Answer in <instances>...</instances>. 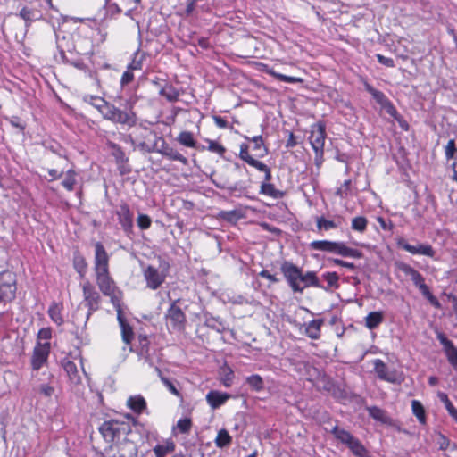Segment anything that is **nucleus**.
<instances>
[{
  "mask_svg": "<svg viewBox=\"0 0 457 457\" xmlns=\"http://www.w3.org/2000/svg\"><path fill=\"white\" fill-rule=\"evenodd\" d=\"M373 364L374 370L381 380L390 383H395L397 381L395 372L394 370H390L382 360L376 359L374 360Z\"/></svg>",
  "mask_w": 457,
  "mask_h": 457,
  "instance_id": "obj_18",
  "label": "nucleus"
},
{
  "mask_svg": "<svg viewBox=\"0 0 457 457\" xmlns=\"http://www.w3.org/2000/svg\"><path fill=\"white\" fill-rule=\"evenodd\" d=\"M348 447L356 457H371L364 445L357 438Z\"/></svg>",
  "mask_w": 457,
  "mask_h": 457,
  "instance_id": "obj_36",
  "label": "nucleus"
},
{
  "mask_svg": "<svg viewBox=\"0 0 457 457\" xmlns=\"http://www.w3.org/2000/svg\"><path fill=\"white\" fill-rule=\"evenodd\" d=\"M155 151L170 161H177L184 165L188 163L187 159L182 155L177 149L170 145L163 137H160L155 141L153 148H148L147 152Z\"/></svg>",
  "mask_w": 457,
  "mask_h": 457,
  "instance_id": "obj_8",
  "label": "nucleus"
},
{
  "mask_svg": "<svg viewBox=\"0 0 457 457\" xmlns=\"http://www.w3.org/2000/svg\"><path fill=\"white\" fill-rule=\"evenodd\" d=\"M260 193L274 199H280L285 195L283 191L277 189L273 184L268 182L262 183Z\"/></svg>",
  "mask_w": 457,
  "mask_h": 457,
  "instance_id": "obj_27",
  "label": "nucleus"
},
{
  "mask_svg": "<svg viewBox=\"0 0 457 457\" xmlns=\"http://www.w3.org/2000/svg\"><path fill=\"white\" fill-rule=\"evenodd\" d=\"M205 324L207 327L218 332H222L226 329L225 324L219 318L211 317L206 319Z\"/></svg>",
  "mask_w": 457,
  "mask_h": 457,
  "instance_id": "obj_50",
  "label": "nucleus"
},
{
  "mask_svg": "<svg viewBox=\"0 0 457 457\" xmlns=\"http://www.w3.org/2000/svg\"><path fill=\"white\" fill-rule=\"evenodd\" d=\"M239 157L247 163L253 158L249 154L247 145H241Z\"/></svg>",
  "mask_w": 457,
  "mask_h": 457,
  "instance_id": "obj_64",
  "label": "nucleus"
},
{
  "mask_svg": "<svg viewBox=\"0 0 457 457\" xmlns=\"http://www.w3.org/2000/svg\"><path fill=\"white\" fill-rule=\"evenodd\" d=\"M365 89L372 96L376 102L380 104V106L388 100V98L382 91L374 88L368 83L365 84Z\"/></svg>",
  "mask_w": 457,
  "mask_h": 457,
  "instance_id": "obj_41",
  "label": "nucleus"
},
{
  "mask_svg": "<svg viewBox=\"0 0 457 457\" xmlns=\"http://www.w3.org/2000/svg\"><path fill=\"white\" fill-rule=\"evenodd\" d=\"M116 214L123 230L127 233L131 232L133 228V214L130 212L129 205L125 203L120 204L116 211Z\"/></svg>",
  "mask_w": 457,
  "mask_h": 457,
  "instance_id": "obj_17",
  "label": "nucleus"
},
{
  "mask_svg": "<svg viewBox=\"0 0 457 457\" xmlns=\"http://www.w3.org/2000/svg\"><path fill=\"white\" fill-rule=\"evenodd\" d=\"M155 370L157 371L158 376L161 378V381L169 389V391L171 394H173L174 395L179 396V392L178 391V389L176 388L174 384L169 378H167L162 376V371H161V370L158 367H155Z\"/></svg>",
  "mask_w": 457,
  "mask_h": 457,
  "instance_id": "obj_52",
  "label": "nucleus"
},
{
  "mask_svg": "<svg viewBox=\"0 0 457 457\" xmlns=\"http://www.w3.org/2000/svg\"><path fill=\"white\" fill-rule=\"evenodd\" d=\"M381 107L391 117L395 118V120H398V112L389 99L383 105H381Z\"/></svg>",
  "mask_w": 457,
  "mask_h": 457,
  "instance_id": "obj_58",
  "label": "nucleus"
},
{
  "mask_svg": "<svg viewBox=\"0 0 457 457\" xmlns=\"http://www.w3.org/2000/svg\"><path fill=\"white\" fill-rule=\"evenodd\" d=\"M230 395L216 390H212L206 395V401L212 409H218L224 404Z\"/></svg>",
  "mask_w": 457,
  "mask_h": 457,
  "instance_id": "obj_20",
  "label": "nucleus"
},
{
  "mask_svg": "<svg viewBox=\"0 0 457 457\" xmlns=\"http://www.w3.org/2000/svg\"><path fill=\"white\" fill-rule=\"evenodd\" d=\"M218 216L220 219L231 223L237 222L241 218L240 212L237 210L220 211Z\"/></svg>",
  "mask_w": 457,
  "mask_h": 457,
  "instance_id": "obj_44",
  "label": "nucleus"
},
{
  "mask_svg": "<svg viewBox=\"0 0 457 457\" xmlns=\"http://www.w3.org/2000/svg\"><path fill=\"white\" fill-rule=\"evenodd\" d=\"M91 99L94 101L92 105L101 112L104 119L129 127L137 123V115L133 111L136 103L134 98L129 97L124 103L121 98H119L120 107L106 102L101 97L91 96Z\"/></svg>",
  "mask_w": 457,
  "mask_h": 457,
  "instance_id": "obj_1",
  "label": "nucleus"
},
{
  "mask_svg": "<svg viewBox=\"0 0 457 457\" xmlns=\"http://www.w3.org/2000/svg\"><path fill=\"white\" fill-rule=\"evenodd\" d=\"M246 384L251 389L260 392L264 388V382L260 375L254 374L246 378Z\"/></svg>",
  "mask_w": 457,
  "mask_h": 457,
  "instance_id": "obj_38",
  "label": "nucleus"
},
{
  "mask_svg": "<svg viewBox=\"0 0 457 457\" xmlns=\"http://www.w3.org/2000/svg\"><path fill=\"white\" fill-rule=\"evenodd\" d=\"M82 292H83V303L81 304H85V306L87 308V312L85 315L84 320L81 322V326L85 327L89 317L99 309V304L101 301V296L99 293L96 290L95 287L89 282L86 281L81 285ZM79 308L77 310L76 313L74 314V322L78 325H80L79 320Z\"/></svg>",
  "mask_w": 457,
  "mask_h": 457,
  "instance_id": "obj_3",
  "label": "nucleus"
},
{
  "mask_svg": "<svg viewBox=\"0 0 457 457\" xmlns=\"http://www.w3.org/2000/svg\"><path fill=\"white\" fill-rule=\"evenodd\" d=\"M176 140L182 145L190 147V148H195L197 142L194 138V135L190 131H182L180 132Z\"/></svg>",
  "mask_w": 457,
  "mask_h": 457,
  "instance_id": "obj_32",
  "label": "nucleus"
},
{
  "mask_svg": "<svg viewBox=\"0 0 457 457\" xmlns=\"http://www.w3.org/2000/svg\"><path fill=\"white\" fill-rule=\"evenodd\" d=\"M62 306L58 303H52V305L49 307L48 314L51 318V320L57 324L58 326L62 325L63 323V319L62 316Z\"/></svg>",
  "mask_w": 457,
  "mask_h": 457,
  "instance_id": "obj_34",
  "label": "nucleus"
},
{
  "mask_svg": "<svg viewBox=\"0 0 457 457\" xmlns=\"http://www.w3.org/2000/svg\"><path fill=\"white\" fill-rule=\"evenodd\" d=\"M144 277L149 288L156 290L164 282L166 275L157 268L148 265L144 270Z\"/></svg>",
  "mask_w": 457,
  "mask_h": 457,
  "instance_id": "obj_14",
  "label": "nucleus"
},
{
  "mask_svg": "<svg viewBox=\"0 0 457 457\" xmlns=\"http://www.w3.org/2000/svg\"><path fill=\"white\" fill-rule=\"evenodd\" d=\"M351 186V180L347 179L344 182V184L337 188L336 194L337 195H339L341 198H345L347 196L348 192L350 190Z\"/></svg>",
  "mask_w": 457,
  "mask_h": 457,
  "instance_id": "obj_59",
  "label": "nucleus"
},
{
  "mask_svg": "<svg viewBox=\"0 0 457 457\" xmlns=\"http://www.w3.org/2000/svg\"><path fill=\"white\" fill-rule=\"evenodd\" d=\"M106 145L108 149L111 151V154L115 158L118 163H124L128 161L125 153L119 145L112 141H108Z\"/></svg>",
  "mask_w": 457,
  "mask_h": 457,
  "instance_id": "obj_30",
  "label": "nucleus"
},
{
  "mask_svg": "<svg viewBox=\"0 0 457 457\" xmlns=\"http://www.w3.org/2000/svg\"><path fill=\"white\" fill-rule=\"evenodd\" d=\"M337 224H336L333 220H326L323 217H320L317 219V228L318 229L329 230L332 228H336Z\"/></svg>",
  "mask_w": 457,
  "mask_h": 457,
  "instance_id": "obj_53",
  "label": "nucleus"
},
{
  "mask_svg": "<svg viewBox=\"0 0 457 457\" xmlns=\"http://www.w3.org/2000/svg\"><path fill=\"white\" fill-rule=\"evenodd\" d=\"M436 338L444 346L445 353L447 357L450 364L457 369V347H455L451 340H449L446 336L442 332L436 333Z\"/></svg>",
  "mask_w": 457,
  "mask_h": 457,
  "instance_id": "obj_16",
  "label": "nucleus"
},
{
  "mask_svg": "<svg viewBox=\"0 0 457 457\" xmlns=\"http://www.w3.org/2000/svg\"><path fill=\"white\" fill-rule=\"evenodd\" d=\"M397 246L413 255H424L430 258H435L436 251L428 244L411 245L404 238H399L397 240Z\"/></svg>",
  "mask_w": 457,
  "mask_h": 457,
  "instance_id": "obj_10",
  "label": "nucleus"
},
{
  "mask_svg": "<svg viewBox=\"0 0 457 457\" xmlns=\"http://www.w3.org/2000/svg\"><path fill=\"white\" fill-rule=\"evenodd\" d=\"M411 409L413 414L417 417L418 420L421 424H425L426 422V416H425V410L423 405L420 403V402L417 400H413L411 402Z\"/></svg>",
  "mask_w": 457,
  "mask_h": 457,
  "instance_id": "obj_43",
  "label": "nucleus"
},
{
  "mask_svg": "<svg viewBox=\"0 0 457 457\" xmlns=\"http://www.w3.org/2000/svg\"><path fill=\"white\" fill-rule=\"evenodd\" d=\"M191 427H192V421L190 419H187V418L180 419L177 422L178 429L183 434L188 433L191 429Z\"/></svg>",
  "mask_w": 457,
  "mask_h": 457,
  "instance_id": "obj_55",
  "label": "nucleus"
},
{
  "mask_svg": "<svg viewBox=\"0 0 457 457\" xmlns=\"http://www.w3.org/2000/svg\"><path fill=\"white\" fill-rule=\"evenodd\" d=\"M337 242L328 240H317L310 243L309 247L312 250L335 253Z\"/></svg>",
  "mask_w": 457,
  "mask_h": 457,
  "instance_id": "obj_25",
  "label": "nucleus"
},
{
  "mask_svg": "<svg viewBox=\"0 0 457 457\" xmlns=\"http://www.w3.org/2000/svg\"><path fill=\"white\" fill-rule=\"evenodd\" d=\"M424 297H426L428 299V301L435 307V308H437V309H440L441 308V303L440 302L437 300V298L436 296L433 295V294L430 292V290L428 289L427 292H424V294L422 295Z\"/></svg>",
  "mask_w": 457,
  "mask_h": 457,
  "instance_id": "obj_62",
  "label": "nucleus"
},
{
  "mask_svg": "<svg viewBox=\"0 0 457 457\" xmlns=\"http://www.w3.org/2000/svg\"><path fill=\"white\" fill-rule=\"evenodd\" d=\"M208 147L207 149L211 152L217 153L220 156H223V154L226 152V149L223 145H220L216 141L213 140H208Z\"/></svg>",
  "mask_w": 457,
  "mask_h": 457,
  "instance_id": "obj_56",
  "label": "nucleus"
},
{
  "mask_svg": "<svg viewBox=\"0 0 457 457\" xmlns=\"http://www.w3.org/2000/svg\"><path fill=\"white\" fill-rule=\"evenodd\" d=\"M16 279L12 272L5 271L0 274V303L5 305L12 301L16 292Z\"/></svg>",
  "mask_w": 457,
  "mask_h": 457,
  "instance_id": "obj_6",
  "label": "nucleus"
},
{
  "mask_svg": "<svg viewBox=\"0 0 457 457\" xmlns=\"http://www.w3.org/2000/svg\"><path fill=\"white\" fill-rule=\"evenodd\" d=\"M49 342H37L33 350L31 358V367L35 370H38L47 361L50 353Z\"/></svg>",
  "mask_w": 457,
  "mask_h": 457,
  "instance_id": "obj_11",
  "label": "nucleus"
},
{
  "mask_svg": "<svg viewBox=\"0 0 457 457\" xmlns=\"http://www.w3.org/2000/svg\"><path fill=\"white\" fill-rule=\"evenodd\" d=\"M247 139L253 143V150L259 152V154H257L258 157H263L268 154L269 150L263 145V139L262 136H255L252 138L247 137Z\"/></svg>",
  "mask_w": 457,
  "mask_h": 457,
  "instance_id": "obj_37",
  "label": "nucleus"
},
{
  "mask_svg": "<svg viewBox=\"0 0 457 457\" xmlns=\"http://www.w3.org/2000/svg\"><path fill=\"white\" fill-rule=\"evenodd\" d=\"M367 219L363 216H358L352 220L351 228L355 231L363 233L367 228Z\"/></svg>",
  "mask_w": 457,
  "mask_h": 457,
  "instance_id": "obj_47",
  "label": "nucleus"
},
{
  "mask_svg": "<svg viewBox=\"0 0 457 457\" xmlns=\"http://www.w3.org/2000/svg\"><path fill=\"white\" fill-rule=\"evenodd\" d=\"M159 94L170 103L178 101L179 96L178 89L168 83H165L163 87H160Z\"/></svg>",
  "mask_w": 457,
  "mask_h": 457,
  "instance_id": "obj_26",
  "label": "nucleus"
},
{
  "mask_svg": "<svg viewBox=\"0 0 457 457\" xmlns=\"http://www.w3.org/2000/svg\"><path fill=\"white\" fill-rule=\"evenodd\" d=\"M445 154L447 160L457 159V147L454 139H450L445 147Z\"/></svg>",
  "mask_w": 457,
  "mask_h": 457,
  "instance_id": "obj_51",
  "label": "nucleus"
},
{
  "mask_svg": "<svg viewBox=\"0 0 457 457\" xmlns=\"http://www.w3.org/2000/svg\"><path fill=\"white\" fill-rule=\"evenodd\" d=\"M266 72L269 75L274 77L275 79H277L280 81H283V82H287V83H299V82L303 81V79L300 78L287 76V75H284V74L275 71L273 69H267Z\"/></svg>",
  "mask_w": 457,
  "mask_h": 457,
  "instance_id": "obj_40",
  "label": "nucleus"
},
{
  "mask_svg": "<svg viewBox=\"0 0 457 457\" xmlns=\"http://www.w3.org/2000/svg\"><path fill=\"white\" fill-rule=\"evenodd\" d=\"M220 380L224 386L229 387L232 385L234 378V372L229 367H224L221 369Z\"/></svg>",
  "mask_w": 457,
  "mask_h": 457,
  "instance_id": "obj_48",
  "label": "nucleus"
},
{
  "mask_svg": "<svg viewBox=\"0 0 457 457\" xmlns=\"http://www.w3.org/2000/svg\"><path fill=\"white\" fill-rule=\"evenodd\" d=\"M38 391L43 395H45L46 397H50L54 393V387L50 386V385H48V384H42V385L39 386Z\"/></svg>",
  "mask_w": 457,
  "mask_h": 457,
  "instance_id": "obj_60",
  "label": "nucleus"
},
{
  "mask_svg": "<svg viewBox=\"0 0 457 457\" xmlns=\"http://www.w3.org/2000/svg\"><path fill=\"white\" fill-rule=\"evenodd\" d=\"M127 406L134 412L140 414L146 409V402L140 395H133L128 398Z\"/></svg>",
  "mask_w": 457,
  "mask_h": 457,
  "instance_id": "obj_22",
  "label": "nucleus"
},
{
  "mask_svg": "<svg viewBox=\"0 0 457 457\" xmlns=\"http://www.w3.org/2000/svg\"><path fill=\"white\" fill-rule=\"evenodd\" d=\"M323 324L322 319L312 320L305 326V334L312 339H319L320 337V328Z\"/></svg>",
  "mask_w": 457,
  "mask_h": 457,
  "instance_id": "obj_23",
  "label": "nucleus"
},
{
  "mask_svg": "<svg viewBox=\"0 0 457 457\" xmlns=\"http://www.w3.org/2000/svg\"><path fill=\"white\" fill-rule=\"evenodd\" d=\"M175 450V444L172 441H166L154 446V452L156 457H165Z\"/></svg>",
  "mask_w": 457,
  "mask_h": 457,
  "instance_id": "obj_33",
  "label": "nucleus"
},
{
  "mask_svg": "<svg viewBox=\"0 0 457 457\" xmlns=\"http://www.w3.org/2000/svg\"><path fill=\"white\" fill-rule=\"evenodd\" d=\"M323 278L328 282L329 287H338L339 277L336 272H327L323 275Z\"/></svg>",
  "mask_w": 457,
  "mask_h": 457,
  "instance_id": "obj_54",
  "label": "nucleus"
},
{
  "mask_svg": "<svg viewBox=\"0 0 457 457\" xmlns=\"http://www.w3.org/2000/svg\"><path fill=\"white\" fill-rule=\"evenodd\" d=\"M177 302L178 301H174L170 304L165 314V318L171 323L173 328L181 329L186 322V316L180 307L177 306Z\"/></svg>",
  "mask_w": 457,
  "mask_h": 457,
  "instance_id": "obj_15",
  "label": "nucleus"
},
{
  "mask_svg": "<svg viewBox=\"0 0 457 457\" xmlns=\"http://www.w3.org/2000/svg\"><path fill=\"white\" fill-rule=\"evenodd\" d=\"M335 253L343 257L361 258L362 253L357 249L346 246L343 242H337Z\"/></svg>",
  "mask_w": 457,
  "mask_h": 457,
  "instance_id": "obj_24",
  "label": "nucleus"
},
{
  "mask_svg": "<svg viewBox=\"0 0 457 457\" xmlns=\"http://www.w3.org/2000/svg\"><path fill=\"white\" fill-rule=\"evenodd\" d=\"M115 309L117 311V320L119 321V324H120V327L121 329L122 340L125 344L129 345L131 343V341L134 337L133 329L129 326V324L127 322V320L123 315L121 305L120 306V308H115Z\"/></svg>",
  "mask_w": 457,
  "mask_h": 457,
  "instance_id": "obj_19",
  "label": "nucleus"
},
{
  "mask_svg": "<svg viewBox=\"0 0 457 457\" xmlns=\"http://www.w3.org/2000/svg\"><path fill=\"white\" fill-rule=\"evenodd\" d=\"M106 457H137V448L134 442L125 440L112 445L106 451Z\"/></svg>",
  "mask_w": 457,
  "mask_h": 457,
  "instance_id": "obj_9",
  "label": "nucleus"
},
{
  "mask_svg": "<svg viewBox=\"0 0 457 457\" xmlns=\"http://www.w3.org/2000/svg\"><path fill=\"white\" fill-rule=\"evenodd\" d=\"M397 268L400 271L411 278L413 284L419 288L422 295L424 292H427L429 289V287L425 283L424 277L410 264L405 262H399L397 263Z\"/></svg>",
  "mask_w": 457,
  "mask_h": 457,
  "instance_id": "obj_12",
  "label": "nucleus"
},
{
  "mask_svg": "<svg viewBox=\"0 0 457 457\" xmlns=\"http://www.w3.org/2000/svg\"><path fill=\"white\" fill-rule=\"evenodd\" d=\"M137 221V226L143 230L149 228L152 223L150 217L146 214L142 213L138 215Z\"/></svg>",
  "mask_w": 457,
  "mask_h": 457,
  "instance_id": "obj_57",
  "label": "nucleus"
},
{
  "mask_svg": "<svg viewBox=\"0 0 457 457\" xmlns=\"http://www.w3.org/2000/svg\"><path fill=\"white\" fill-rule=\"evenodd\" d=\"M96 284L100 291L110 297L114 308H120L122 302V292L117 287L109 271L96 273Z\"/></svg>",
  "mask_w": 457,
  "mask_h": 457,
  "instance_id": "obj_4",
  "label": "nucleus"
},
{
  "mask_svg": "<svg viewBox=\"0 0 457 457\" xmlns=\"http://www.w3.org/2000/svg\"><path fill=\"white\" fill-rule=\"evenodd\" d=\"M382 320L383 315L381 312H371L367 315L365 324L368 328L374 329L382 322Z\"/></svg>",
  "mask_w": 457,
  "mask_h": 457,
  "instance_id": "obj_35",
  "label": "nucleus"
},
{
  "mask_svg": "<svg viewBox=\"0 0 457 457\" xmlns=\"http://www.w3.org/2000/svg\"><path fill=\"white\" fill-rule=\"evenodd\" d=\"M73 267L76 270V271L79 274L80 278L85 277L87 270V263L84 256H82L79 253H74Z\"/></svg>",
  "mask_w": 457,
  "mask_h": 457,
  "instance_id": "obj_31",
  "label": "nucleus"
},
{
  "mask_svg": "<svg viewBox=\"0 0 457 457\" xmlns=\"http://www.w3.org/2000/svg\"><path fill=\"white\" fill-rule=\"evenodd\" d=\"M332 434L337 440H339L343 444L347 445V446H349L352 444V442H353L356 439V437H354L350 432L343 428H340L337 426L333 428Z\"/></svg>",
  "mask_w": 457,
  "mask_h": 457,
  "instance_id": "obj_28",
  "label": "nucleus"
},
{
  "mask_svg": "<svg viewBox=\"0 0 457 457\" xmlns=\"http://www.w3.org/2000/svg\"><path fill=\"white\" fill-rule=\"evenodd\" d=\"M232 437L226 429H220L216 436L215 444L217 447L223 448L231 444Z\"/></svg>",
  "mask_w": 457,
  "mask_h": 457,
  "instance_id": "obj_39",
  "label": "nucleus"
},
{
  "mask_svg": "<svg viewBox=\"0 0 457 457\" xmlns=\"http://www.w3.org/2000/svg\"><path fill=\"white\" fill-rule=\"evenodd\" d=\"M438 397L440 398L441 402L444 403L449 414L457 421V409L453 405L447 395L445 393H439Z\"/></svg>",
  "mask_w": 457,
  "mask_h": 457,
  "instance_id": "obj_46",
  "label": "nucleus"
},
{
  "mask_svg": "<svg viewBox=\"0 0 457 457\" xmlns=\"http://www.w3.org/2000/svg\"><path fill=\"white\" fill-rule=\"evenodd\" d=\"M99 432L106 442L114 445L128 440L127 436L131 432V427L126 421L109 420L99 427Z\"/></svg>",
  "mask_w": 457,
  "mask_h": 457,
  "instance_id": "obj_2",
  "label": "nucleus"
},
{
  "mask_svg": "<svg viewBox=\"0 0 457 457\" xmlns=\"http://www.w3.org/2000/svg\"><path fill=\"white\" fill-rule=\"evenodd\" d=\"M280 270L291 289L295 293H303L304 287L299 283L302 270L294 263L285 261L280 266Z\"/></svg>",
  "mask_w": 457,
  "mask_h": 457,
  "instance_id": "obj_7",
  "label": "nucleus"
},
{
  "mask_svg": "<svg viewBox=\"0 0 457 457\" xmlns=\"http://www.w3.org/2000/svg\"><path fill=\"white\" fill-rule=\"evenodd\" d=\"M310 143L315 153L314 162L320 167L323 162L324 145L326 139V126L319 121L311 127Z\"/></svg>",
  "mask_w": 457,
  "mask_h": 457,
  "instance_id": "obj_5",
  "label": "nucleus"
},
{
  "mask_svg": "<svg viewBox=\"0 0 457 457\" xmlns=\"http://www.w3.org/2000/svg\"><path fill=\"white\" fill-rule=\"evenodd\" d=\"M301 282L303 283L304 288L308 287H322L314 271H308L305 274L301 271L299 283L301 284Z\"/></svg>",
  "mask_w": 457,
  "mask_h": 457,
  "instance_id": "obj_29",
  "label": "nucleus"
},
{
  "mask_svg": "<svg viewBox=\"0 0 457 457\" xmlns=\"http://www.w3.org/2000/svg\"><path fill=\"white\" fill-rule=\"evenodd\" d=\"M76 177H77V173L75 172V170H69L66 172L65 178L62 182V185L63 186V187L65 189H67L68 191H72L74 189V186L77 183Z\"/></svg>",
  "mask_w": 457,
  "mask_h": 457,
  "instance_id": "obj_42",
  "label": "nucleus"
},
{
  "mask_svg": "<svg viewBox=\"0 0 457 457\" xmlns=\"http://www.w3.org/2000/svg\"><path fill=\"white\" fill-rule=\"evenodd\" d=\"M37 14H38V12L35 11V10H32V9H29L27 7H23L21 11H20V13H19V16L25 21L26 24L29 25L30 24L32 21H36L37 19H38L37 17Z\"/></svg>",
  "mask_w": 457,
  "mask_h": 457,
  "instance_id": "obj_45",
  "label": "nucleus"
},
{
  "mask_svg": "<svg viewBox=\"0 0 457 457\" xmlns=\"http://www.w3.org/2000/svg\"><path fill=\"white\" fill-rule=\"evenodd\" d=\"M62 366L71 384L78 385L81 382V378L75 362L70 360H63Z\"/></svg>",
  "mask_w": 457,
  "mask_h": 457,
  "instance_id": "obj_21",
  "label": "nucleus"
},
{
  "mask_svg": "<svg viewBox=\"0 0 457 457\" xmlns=\"http://www.w3.org/2000/svg\"><path fill=\"white\" fill-rule=\"evenodd\" d=\"M94 270L95 274L109 271V255L100 242L95 244Z\"/></svg>",
  "mask_w": 457,
  "mask_h": 457,
  "instance_id": "obj_13",
  "label": "nucleus"
},
{
  "mask_svg": "<svg viewBox=\"0 0 457 457\" xmlns=\"http://www.w3.org/2000/svg\"><path fill=\"white\" fill-rule=\"evenodd\" d=\"M52 337V330L50 328H43L37 333V342L41 340H49Z\"/></svg>",
  "mask_w": 457,
  "mask_h": 457,
  "instance_id": "obj_61",
  "label": "nucleus"
},
{
  "mask_svg": "<svg viewBox=\"0 0 457 457\" xmlns=\"http://www.w3.org/2000/svg\"><path fill=\"white\" fill-rule=\"evenodd\" d=\"M368 411H369L370 416L372 417L373 419L382 421V422L387 421L386 413L382 409H380L377 406H372L368 409Z\"/></svg>",
  "mask_w": 457,
  "mask_h": 457,
  "instance_id": "obj_49",
  "label": "nucleus"
},
{
  "mask_svg": "<svg viewBox=\"0 0 457 457\" xmlns=\"http://www.w3.org/2000/svg\"><path fill=\"white\" fill-rule=\"evenodd\" d=\"M377 221L378 222L380 228L385 231H392L394 225L391 220H386L382 217H378Z\"/></svg>",
  "mask_w": 457,
  "mask_h": 457,
  "instance_id": "obj_63",
  "label": "nucleus"
}]
</instances>
